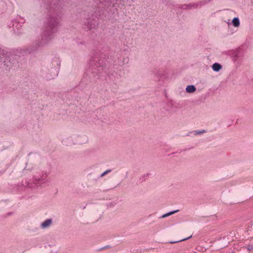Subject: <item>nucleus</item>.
<instances>
[{
	"label": "nucleus",
	"mask_w": 253,
	"mask_h": 253,
	"mask_svg": "<svg viewBox=\"0 0 253 253\" xmlns=\"http://www.w3.org/2000/svg\"><path fill=\"white\" fill-rule=\"evenodd\" d=\"M58 24V20L56 17H50L47 19L41 37L37 41L36 45L27 48L25 54L34 53L39 47L47 45L54 38Z\"/></svg>",
	"instance_id": "f257e3e1"
},
{
	"label": "nucleus",
	"mask_w": 253,
	"mask_h": 253,
	"mask_svg": "<svg viewBox=\"0 0 253 253\" xmlns=\"http://www.w3.org/2000/svg\"><path fill=\"white\" fill-rule=\"evenodd\" d=\"M87 74L89 76L90 78L92 79L93 81H95V77L96 75L98 73L99 74H102L103 71L105 73L108 74L107 69L106 68V63L103 64V61L102 60H98L94 59L91 62Z\"/></svg>",
	"instance_id": "f03ea898"
},
{
	"label": "nucleus",
	"mask_w": 253,
	"mask_h": 253,
	"mask_svg": "<svg viewBox=\"0 0 253 253\" xmlns=\"http://www.w3.org/2000/svg\"><path fill=\"white\" fill-rule=\"evenodd\" d=\"M46 177V173L42 175H36L31 178H27L22 181V185L24 187H28L31 189H37L44 183V180Z\"/></svg>",
	"instance_id": "7ed1b4c3"
},
{
	"label": "nucleus",
	"mask_w": 253,
	"mask_h": 253,
	"mask_svg": "<svg viewBox=\"0 0 253 253\" xmlns=\"http://www.w3.org/2000/svg\"><path fill=\"white\" fill-rule=\"evenodd\" d=\"M52 222L51 219H47L41 224V227L42 229L47 228L51 225Z\"/></svg>",
	"instance_id": "20e7f679"
},
{
	"label": "nucleus",
	"mask_w": 253,
	"mask_h": 253,
	"mask_svg": "<svg viewBox=\"0 0 253 253\" xmlns=\"http://www.w3.org/2000/svg\"><path fill=\"white\" fill-rule=\"evenodd\" d=\"M96 23V21L95 20L88 22L87 25V28L89 30L95 28L97 25Z\"/></svg>",
	"instance_id": "39448f33"
},
{
	"label": "nucleus",
	"mask_w": 253,
	"mask_h": 253,
	"mask_svg": "<svg viewBox=\"0 0 253 253\" xmlns=\"http://www.w3.org/2000/svg\"><path fill=\"white\" fill-rule=\"evenodd\" d=\"M206 132H207V131L206 130H205V129H203L202 130H194V131H192L189 132V133H188V135L189 136H190V135H197L201 134L203 133H205Z\"/></svg>",
	"instance_id": "423d86ee"
},
{
	"label": "nucleus",
	"mask_w": 253,
	"mask_h": 253,
	"mask_svg": "<svg viewBox=\"0 0 253 253\" xmlns=\"http://www.w3.org/2000/svg\"><path fill=\"white\" fill-rule=\"evenodd\" d=\"M222 66L217 63H215L212 65V69L214 71L218 72L222 69Z\"/></svg>",
	"instance_id": "0eeeda50"
},
{
	"label": "nucleus",
	"mask_w": 253,
	"mask_h": 253,
	"mask_svg": "<svg viewBox=\"0 0 253 253\" xmlns=\"http://www.w3.org/2000/svg\"><path fill=\"white\" fill-rule=\"evenodd\" d=\"M196 88L194 85H189L186 87V91L187 93H193L196 91Z\"/></svg>",
	"instance_id": "6e6552de"
},
{
	"label": "nucleus",
	"mask_w": 253,
	"mask_h": 253,
	"mask_svg": "<svg viewBox=\"0 0 253 253\" xmlns=\"http://www.w3.org/2000/svg\"><path fill=\"white\" fill-rule=\"evenodd\" d=\"M232 24L235 27H238L240 26V21L238 17H235L232 20Z\"/></svg>",
	"instance_id": "1a4fd4ad"
},
{
	"label": "nucleus",
	"mask_w": 253,
	"mask_h": 253,
	"mask_svg": "<svg viewBox=\"0 0 253 253\" xmlns=\"http://www.w3.org/2000/svg\"><path fill=\"white\" fill-rule=\"evenodd\" d=\"M169 106L170 107V111L171 112H175L177 108V105L175 103L170 102L169 103Z\"/></svg>",
	"instance_id": "9d476101"
},
{
	"label": "nucleus",
	"mask_w": 253,
	"mask_h": 253,
	"mask_svg": "<svg viewBox=\"0 0 253 253\" xmlns=\"http://www.w3.org/2000/svg\"><path fill=\"white\" fill-rule=\"evenodd\" d=\"M128 60H129L127 57H123L122 60H120L119 61V64L122 66L123 65L127 63L128 62Z\"/></svg>",
	"instance_id": "9b49d317"
},
{
	"label": "nucleus",
	"mask_w": 253,
	"mask_h": 253,
	"mask_svg": "<svg viewBox=\"0 0 253 253\" xmlns=\"http://www.w3.org/2000/svg\"><path fill=\"white\" fill-rule=\"evenodd\" d=\"M178 211H179V210H175V211H171L168 213H167L166 214H164V215H162V218H165V217H167L169 215H171L175 213H176Z\"/></svg>",
	"instance_id": "f8f14e48"
},
{
	"label": "nucleus",
	"mask_w": 253,
	"mask_h": 253,
	"mask_svg": "<svg viewBox=\"0 0 253 253\" xmlns=\"http://www.w3.org/2000/svg\"><path fill=\"white\" fill-rule=\"evenodd\" d=\"M14 214V211H11V212H8L5 213L4 215V216L5 217H9L11 215H13Z\"/></svg>",
	"instance_id": "ddd939ff"
},
{
	"label": "nucleus",
	"mask_w": 253,
	"mask_h": 253,
	"mask_svg": "<svg viewBox=\"0 0 253 253\" xmlns=\"http://www.w3.org/2000/svg\"><path fill=\"white\" fill-rule=\"evenodd\" d=\"M0 204H1L2 205H7V206L10 205L9 204V201L8 200H3V201H1L0 202Z\"/></svg>",
	"instance_id": "4468645a"
},
{
	"label": "nucleus",
	"mask_w": 253,
	"mask_h": 253,
	"mask_svg": "<svg viewBox=\"0 0 253 253\" xmlns=\"http://www.w3.org/2000/svg\"><path fill=\"white\" fill-rule=\"evenodd\" d=\"M191 237H192V236H190V237H187V238H185V239H182V240H180L179 242L185 241V240H187V239H190V238H191ZM178 242V241H174V242H170V243H177V242Z\"/></svg>",
	"instance_id": "2eb2a0df"
},
{
	"label": "nucleus",
	"mask_w": 253,
	"mask_h": 253,
	"mask_svg": "<svg viewBox=\"0 0 253 253\" xmlns=\"http://www.w3.org/2000/svg\"><path fill=\"white\" fill-rule=\"evenodd\" d=\"M110 172V170H106L105 171H104V172H103L101 174V176L102 177L103 176H104L105 174H106L107 173H108V172Z\"/></svg>",
	"instance_id": "dca6fc26"
},
{
	"label": "nucleus",
	"mask_w": 253,
	"mask_h": 253,
	"mask_svg": "<svg viewBox=\"0 0 253 253\" xmlns=\"http://www.w3.org/2000/svg\"><path fill=\"white\" fill-rule=\"evenodd\" d=\"M57 74H58V70L57 69H56V73L54 75V76H56L57 75Z\"/></svg>",
	"instance_id": "f3484780"
},
{
	"label": "nucleus",
	"mask_w": 253,
	"mask_h": 253,
	"mask_svg": "<svg viewBox=\"0 0 253 253\" xmlns=\"http://www.w3.org/2000/svg\"><path fill=\"white\" fill-rule=\"evenodd\" d=\"M113 76L116 77V76H117V74H116L115 75H114V74H113Z\"/></svg>",
	"instance_id": "a211bd4d"
},
{
	"label": "nucleus",
	"mask_w": 253,
	"mask_h": 253,
	"mask_svg": "<svg viewBox=\"0 0 253 253\" xmlns=\"http://www.w3.org/2000/svg\"><path fill=\"white\" fill-rule=\"evenodd\" d=\"M148 176V174H147V175H144L143 177H145V176Z\"/></svg>",
	"instance_id": "6ab92c4d"
}]
</instances>
